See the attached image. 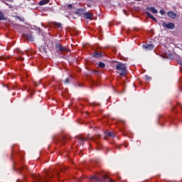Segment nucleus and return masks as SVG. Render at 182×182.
<instances>
[{"instance_id":"1a4fd4ad","label":"nucleus","mask_w":182,"mask_h":182,"mask_svg":"<svg viewBox=\"0 0 182 182\" xmlns=\"http://www.w3.org/2000/svg\"><path fill=\"white\" fill-rule=\"evenodd\" d=\"M167 15L168 18H171V19H176L177 18V14L173 11H168Z\"/></svg>"},{"instance_id":"f3484780","label":"nucleus","mask_w":182,"mask_h":182,"mask_svg":"<svg viewBox=\"0 0 182 182\" xmlns=\"http://www.w3.org/2000/svg\"><path fill=\"white\" fill-rule=\"evenodd\" d=\"M98 66H99L100 68H102L103 69V68H105V67L106 66V65H105L103 62H100V63H98Z\"/></svg>"},{"instance_id":"a878e982","label":"nucleus","mask_w":182,"mask_h":182,"mask_svg":"<svg viewBox=\"0 0 182 182\" xmlns=\"http://www.w3.org/2000/svg\"><path fill=\"white\" fill-rule=\"evenodd\" d=\"M87 6H88V8H92V4H87Z\"/></svg>"},{"instance_id":"bb28decb","label":"nucleus","mask_w":182,"mask_h":182,"mask_svg":"<svg viewBox=\"0 0 182 182\" xmlns=\"http://www.w3.org/2000/svg\"><path fill=\"white\" fill-rule=\"evenodd\" d=\"M95 75H97L99 73V71H94Z\"/></svg>"},{"instance_id":"b1692460","label":"nucleus","mask_w":182,"mask_h":182,"mask_svg":"<svg viewBox=\"0 0 182 182\" xmlns=\"http://www.w3.org/2000/svg\"><path fill=\"white\" fill-rule=\"evenodd\" d=\"M161 15H164L165 12L164 10H160Z\"/></svg>"},{"instance_id":"6e6552de","label":"nucleus","mask_w":182,"mask_h":182,"mask_svg":"<svg viewBox=\"0 0 182 182\" xmlns=\"http://www.w3.org/2000/svg\"><path fill=\"white\" fill-rule=\"evenodd\" d=\"M92 58H96L97 59L99 58H102L103 56V53L99 51H95L92 54Z\"/></svg>"},{"instance_id":"f8f14e48","label":"nucleus","mask_w":182,"mask_h":182,"mask_svg":"<svg viewBox=\"0 0 182 182\" xmlns=\"http://www.w3.org/2000/svg\"><path fill=\"white\" fill-rule=\"evenodd\" d=\"M145 14L147 15V16H149V18L152 19V21H154V22H157V19H156L150 12L146 11Z\"/></svg>"},{"instance_id":"c85d7f7f","label":"nucleus","mask_w":182,"mask_h":182,"mask_svg":"<svg viewBox=\"0 0 182 182\" xmlns=\"http://www.w3.org/2000/svg\"><path fill=\"white\" fill-rule=\"evenodd\" d=\"M88 1H90L91 2H93V0H88Z\"/></svg>"},{"instance_id":"423d86ee","label":"nucleus","mask_w":182,"mask_h":182,"mask_svg":"<svg viewBox=\"0 0 182 182\" xmlns=\"http://www.w3.org/2000/svg\"><path fill=\"white\" fill-rule=\"evenodd\" d=\"M23 38L27 39V41H29L30 42H33V36L32 35V33H28L23 34Z\"/></svg>"},{"instance_id":"a211bd4d","label":"nucleus","mask_w":182,"mask_h":182,"mask_svg":"<svg viewBox=\"0 0 182 182\" xmlns=\"http://www.w3.org/2000/svg\"><path fill=\"white\" fill-rule=\"evenodd\" d=\"M27 169H28V168L26 166L19 168L20 174L22 173V171H23L24 170H27Z\"/></svg>"},{"instance_id":"39448f33","label":"nucleus","mask_w":182,"mask_h":182,"mask_svg":"<svg viewBox=\"0 0 182 182\" xmlns=\"http://www.w3.org/2000/svg\"><path fill=\"white\" fill-rule=\"evenodd\" d=\"M143 49L144 50H153L154 49V45L153 44H145L142 45Z\"/></svg>"},{"instance_id":"5701e85b","label":"nucleus","mask_w":182,"mask_h":182,"mask_svg":"<svg viewBox=\"0 0 182 182\" xmlns=\"http://www.w3.org/2000/svg\"><path fill=\"white\" fill-rule=\"evenodd\" d=\"M73 5L72 4H68V6H67V8H68V9H72V8H73Z\"/></svg>"},{"instance_id":"f03ea898","label":"nucleus","mask_w":182,"mask_h":182,"mask_svg":"<svg viewBox=\"0 0 182 182\" xmlns=\"http://www.w3.org/2000/svg\"><path fill=\"white\" fill-rule=\"evenodd\" d=\"M90 180L91 181L92 180H95L96 181L100 182H115L113 179H110L109 177H107V176H103L101 179L97 178V176H92Z\"/></svg>"},{"instance_id":"dca6fc26","label":"nucleus","mask_w":182,"mask_h":182,"mask_svg":"<svg viewBox=\"0 0 182 182\" xmlns=\"http://www.w3.org/2000/svg\"><path fill=\"white\" fill-rule=\"evenodd\" d=\"M48 4V1L46 0H42L41 1L39 2V5L42 6L43 5H46Z\"/></svg>"},{"instance_id":"2eb2a0df","label":"nucleus","mask_w":182,"mask_h":182,"mask_svg":"<svg viewBox=\"0 0 182 182\" xmlns=\"http://www.w3.org/2000/svg\"><path fill=\"white\" fill-rule=\"evenodd\" d=\"M5 19H6L5 18V15H4V14L0 11V21H5Z\"/></svg>"},{"instance_id":"ddd939ff","label":"nucleus","mask_w":182,"mask_h":182,"mask_svg":"<svg viewBox=\"0 0 182 182\" xmlns=\"http://www.w3.org/2000/svg\"><path fill=\"white\" fill-rule=\"evenodd\" d=\"M76 14H77V15H79L80 16H81V15H85V10H83L82 9H78L76 11Z\"/></svg>"},{"instance_id":"f257e3e1","label":"nucleus","mask_w":182,"mask_h":182,"mask_svg":"<svg viewBox=\"0 0 182 182\" xmlns=\"http://www.w3.org/2000/svg\"><path fill=\"white\" fill-rule=\"evenodd\" d=\"M116 70L120 72V76H126V73H127V66L123 63L117 62Z\"/></svg>"},{"instance_id":"20e7f679","label":"nucleus","mask_w":182,"mask_h":182,"mask_svg":"<svg viewBox=\"0 0 182 182\" xmlns=\"http://www.w3.org/2000/svg\"><path fill=\"white\" fill-rule=\"evenodd\" d=\"M55 48L59 52H69V50L66 47L59 43L55 44Z\"/></svg>"},{"instance_id":"aec40b11","label":"nucleus","mask_w":182,"mask_h":182,"mask_svg":"<svg viewBox=\"0 0 182 182\" xmlns=\"http://www.w3.org/2000/svg\"><path fill=\"white\" fill-rule=\"evenodd\" d=\"M145 79H146V80L150 81V80H151V77H150V76L146 75H145Z\"/></svg>"},{"instance_id":"4468645a","label":"nucleus","mask_w":182,"mask_h":182,"mask_svg":"<svg viewBox=\"0 0 182 182\" xmlns=\"http://www.w3.org/2000/svg\"><path fill=\"white\" fill-rule=\"evenodd\" d=\"M70 80H72V77L66 78L64 81L65 85H69V83H70Z\"/></svg>"},{"instance_id":"7c9ffc66","label":"nucleus","mask_w":182,"mask_h":182,"mask_svg":"<svg viewBox=\"0 0 182 182\" xmlns=\"http://www.w3.org/2000/svg\"><path fill=\"white\" fill-rule=\"evenodd\" d=\"M61 171H63V169H61Z\"/></svg>"},{"instance_id":"0eeeda50","label":"nucleus","mask_w":182,"mask_h":182,"mask_svg":"<svg viewBox=\"0 0 182 182\" xmlns=\"http://www.w3.org/2000/svg\"><path fill=\"white\" fill-rule=\"evenodd\" d=\"M105 137H116L117 135L114 132L105 131L104 132Z\"/></svg>"},{"instance_id":"6ab92c4d","label":"nucleus","mask_w":182,"mask_h":182,"mask_svg":"<svg viewBox=\"0 0 182 182\" xmlns=\"http://www.w3.org/2000/svg\"><path fill=\"white\" fill-rule=\"evenodd\" d=\"M16 19H18L21 22H25V18H23V17L16 16Z\"/></svg>"},{"instance_id":"412c9836","label":"nucleus","mask_w":182,"mask_h":182,"mask_svg":"<svg viewBox=\"0 0 182 182\" xmlns=\"http://www.w3.org/2000/svg\"><path fill=\"white\" fill-rule=\"evenodd\" d=\"M78 139L80 141H85L87 140V138H85V137H80Z\"/></svg>"},{"instance_id":"c756f323","label":"nucleus","mask_w":182,"mask_h":182,"mask_svg":"<svg viewBox=\"0 0 182 182\" xmlns=\"http://www.w3.org/2000/svg\"><path fill=\"white\" fill-rule=\"evenodd\" d=\"M105 140H107V138H105Z\"/></svg>"},{"instance_id":"cd10ccee","label":"nucleus","mask_w":182,"mask_h":182,"mask_svg":"<svg viewBox=\"0 0 182 182\" xmlns=\"http://www.w3.org/2000/svg\"><path fill=\"white\" fill-rule=\"evenodd\" d=\"M37 31H41V28H37Z\"/></svg>"},{"instance_id":"9d476101","label":"nucleus","mask_w":182,"mask_h":182,"mask_svg":"<svg viewBox=\"0 0 182 182\" xmlns=\"http://www.w3.org/2000/svg\"><path fill=\"white\" fill-rule=\"evenodd\" d=\"M84 18L85 19L92 20V18H93V14H92L90 12H85V13H84Z\"/></svg>"},{"instance_id":"4be33fe9","label":"nucleus","mask_w":182,"mask_h":182,"mask_svg":"<svg viewBox=\"0 0 182 182\" xmlns=\"http://www.w3.org/2000/svg\"><path fill=\"white\" fill-rule=\"evenodd\" d=\"M55 26H57V28H62V24L60 23H55Z\"/></svg>"},{"instance_id":"393cba45","label":"nucleus","mask_w":182,"mask_h":182,"mask_svg":"<svg viewBox=\"0 0 182 182\" xmlns=\"http://www.w3.org/2000/svg\"><path fill=\"white\" fill-rule=\"evenodd\" d=\"M46 176H47V177H50H50H52V175L49 174V173H48V172H47V173H46Z\"/></svg>"},{"instance_id":"7ed1b4c3","label":"nucleus","mask_w":182,"mask_h":182,"mask_svg":"<svg viewBox=\"0 0 182 182\" xmlns=\"http://www.w3.org/2000/svg\"><path fill=\"white\" fill-rule=\"evenodd\" d=\"M161 26L163 28H166V29H174L176 28L174 23H168L167 24L166 22L162 21Z\"/></svg>"},{"instance_id":"9b49d317","label":"nucleus","mask_w":182,"mask_h":182,"mask_svg":"<svg viewBox=\"0 0 182 182\" xmlns=\"http://www.w3.org/2000/svg\"><path fill=\"white\" fill-rule=\"evenodd\" d=\"M147 11H150L152 14H159V11L154 7H146Z\"/></svg>"}]
</instances>
